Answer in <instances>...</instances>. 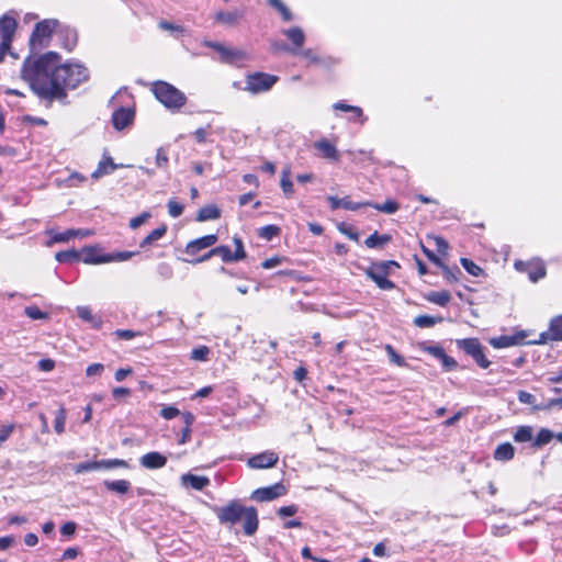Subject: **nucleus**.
<instances>
[{
	"instance_id": "obj_3",
	"label": "nucleus",
	"mask_w": 562,
	"mask_h": 562,
	"mask_svg": "<svg viewBox=\"0 0 562 562\" xmlns=\"http://www.w3.org/2000/svg\"><path fill=\"white\" fill-rule=\"evenodd\" d=\"M59 25L55 19H46L36 23L29 42L32 56H36L37 52L48 46L53 32L58 30Z\"/></svg>"
},
{
	"instance_id": "obj_42",
	"label": "nucleus",
	"mask_w": 562,
	"mask_h": 562,
	"mask_svg": "<svg viewBox=\"0 0 562 562\" xmlns=\"http://www.w3.org/2000/svg\"><path fill=\"white\" fill-rule=\"evenodd\" d=\"M281 229L277 225H266L259 229V237L271 240L273 237L280 234Z\"/></svg>"
},
{
	"instance_id": "obj_52",
	"label": "nucleus",
	"mask_w": 562,
	"mask_h": 562,
	"mask_svg": "<svg viewBox=\"0 0 562 562\" xmlns=\"http://www.w3.org/2000/svg\"><path fill=\"white\" fill-rule=\"evenodd\" d=\"M95 470H99L98 461L82 462V463H78L74 467V471L77 474L88 472V471H95Z\"/></svg>"
},
{
	"instance_id": "obj_50",
	"label": "nucleus",
	"mask_w": 562,
	"mask_h": 562,
	"mask_svg": "<svg viewBox=\"0 0 562 562\" xmlns=\"http://www.w3.org/2000/svg\"><path fill=\"white\" fill-rule=\"evenodd\" d=\"M210 355V348L200 346L191 351V359L195 361H206Z\"/></svg>"
},
{
	"instance_id": "obj_56",
	"label": "nucleus",
	"mask_w": 562,
	"mask_h": 562,
	"mask_svg": "<svg viewBox=\"0 0 562 562\" xmlns=\"http://www.w3.org/2000/svg\"><path fill=\"white\" fill-rule=\"evenodd\" d=\"M439 267L442 269L443 276L449 282H457L459 280L458 276L461 273V271L458 268L450 269L443 262L442 266Z\"/></svg>"
},
{
	"instance_id": "obj_49",
	"label": "nucleus",
	"mask_w": 562,
	"mask_h": 562,
	"mask_svg": "<svg viewBox=\"0 0 562 562\" xmlns=\"http://www.w3.org/2000/svg\"><path fill=\"white\" fill-rule=\"evenodd\" d=\"M156 272L162 280H169L173 276V269L167 262L158 263L156 267Z\"/></svg>"
},
{
	"instance_id": "obj_16",
	"label": "nucleus",
	"mask_w": 562,
	"mask_h": 562,
	"mask_svg": "<svg viewBox=\"0 0 562 562\" xmlns=\"http://www.w3.org/2000/svg\"><path fill=\"white\" fill-rule=\"evenodd\" d=\"M139 463L143 468L148 470L161 469L167 463V458L162 456L160 452L153 451L144 454L139 459Z\"/></svg>"
},
{
	"instance_id": "obj_5",
	"label": "nucleus",
	"mask_w": 562,
	"mask_h": 562,
	"mask_svg": "<svg viewBox=\"0 0 562 562\" xmlns=\"http://www.w3.org/2000/svg\"><path fill=\"white\" fill-rule=\"evenodd\" d=\"M246 508L239 501H232L226 506L216 507L214 513L221 524L233 526L241 520Z\"/></svg>"
},
{
	"instance_id": "obj_7",
	"label": "nucleus",
	"mask_w": 562,
	"mask_h": 562,
	"mask_svg": "<svg viewBox=\"0 0 562 562\" xmlns=\"http://www.w3.org/2000/svg\"><path fill=\"white\" fill-rule=\"evenodd\" d=\"M387 265H396L395 261H384L373 265L366 273L382 290H391L395 284L387 279Z\"/></svg>"
},
{
	"instance_id": "obj_33",
	"label": "nucleus",
	"mask_w": 562,
	"mask_h": 562,
	"mask_svg": "<svg viewBox=\"0 0 562 562\" xmlns=\"http://www.w3.org/2000/svg\"><path fill=\"white\" fill-rule=\"evenodd\" d=\"M427 300L434 304L446 306L450 302L451 295L448 291H436L429 293Z\"/></svg>"
},
{
	"instance_id": "obj_6",
	"label": "nucleus",
	"mask_w": 562,
	"mask_h": 562,
	"mask_svg": "<svg viewBox=\"0 0 562 562\" xmlns=\"http://www.w3.org/2000/svg\"><path fill=\"white\" fill-rule=\"evenodd\" d=\"M278 81V77L265 72H254L246 77L245 90L257 94L269 91Z\"/></svg>"
},
{
	"instance_id": "obj_44",
	"label": "nucleus",
	"mask_w": 562,
	"mask_h": 562,
	"mask_svg": "<svg viewBox=\"0 0 562 562\" xmlns=\"http://www.w3.org/2000/svg\"><path fill=\"white\" fill-rule=\"evenodd\" d=\"M550 330H552L555 341H562V315L555 316L550 321Z\"/></svg>"
},
{
	"instance_id": "obj_29",
	"label": "nucleus",
	"mask_w": 562,
	"mask_h": 562,
	"mask_svg": "<svg viewBox=\"0 0 562 562\" xmlns=\"http://www.w3.org/2000/svg\"><path fill=\"white\" fill-rule=\"evenodd\" d=\"M280 187L282 192L286 196H291L294 192L293 182L291 181V169L290 167H285L281 172Z\"/></svg>"
},
{
	"instance_id": "obj_51",
	"label": "nucleus",
	"mask_w": 562,
	"mask_h": 562,
	"mask_svg": "<svg viewBox=\"0 0 562 562\" xmlns=\"http://www.w3.org/2000/svg\"><path fill=\"white\" fill-rule=\"evenodd\" d=\"M99 470L100 469H113V468H122L127 467L126 461L120 459H109V460H100L98 461Z\"/></svg>"
},
{
	"instance_id": "obj_62",
	"label": "nucleus",
	"mask_w": 562,
	"mask_h": 562,
	"mask_svg": "<svg viewBox=\"0 0 562 562\" xmlns=\"http://www.w3.org/2000/svg\"><path fill=\"white\" fill-rule=\"evenodd\" d=\"M104 371V366L102 363H92L87 367L86 375L87 376H99Z\"/></svg>"
},
{
	"instance_id": "obj_58",
	"label": "nucleus",
	"mask_w": 562,
	"mask_h": 562,
	"mask_svg": "<svg viewBox=\"0 0 562 562\" xmlns=\"http://www.w3.org/2000/svg\"><path fill=\"white\" fill-rule=\"evenodd\" d=\"M114 335L120 339L131 340L135 337L142 336L143 334L142 331H135L131 329H117L114 331Z\"/></svg>"
},
{
	"instance_id": "obj_57",
	"label": "nucleus",
	"mask_w": 562,
	"mask_h": 562,
	"mask_svg": "<svg viewBox=\"0 0 562 562\" xmlns=\"http://www.w3.org/2000/svg\"><path fill=\"white\" fill-rule=\"evenodd\" d=\"M136 252L134 251H120L115 254H108L109 262L113 261H126L131 259Z\"/></svg>"
},
{
	"instance_id": "obj_46",
	"label": "nucleus",
	"mask_w": 562,
	"mask_h": 562,
	"mask_svg": "<svg viewBox=\"0 0 562 562\" xmlns=\"http://www.w3.org/2000/svg\"><path fill=\"white\" fill-rule=\"evenodd\" d=\"M461 265L473 277H480L483 273L482 268L468 258H461Z\"/></svg>"
},
{
	"instance_id": "obj_24",
	"label": "nucleus",
	"mask_w": 562,
	"mask_h": 562,
	"mask_svg": "<svg viewBox=\"0 0 562 562\" xmlns=\"http://www.w3.org/2000/svg\"><path fill=\"white\" fill-rule=\"evenodd\" d=\"M116 169V165L113 162L111 157H106L102 159L97 169L92 172L91 177L94 179H99L100 177L111 173Z\"/></svg>"
},
{
	"instance_id": "obj_48",
	"label": "nucleus",
	"mask_w": 562,
	"mask_h": 562,
	"mask_svg": "<svg viewBox=\"0 0 562 562\" xmlns=\"http://www.w3.org/2000/svg\"><path fill=\"white\" fill-rule=\"evenodd\" d=\"M428 240L432 241V244L435 245V247L439 254H441V255L448 254L449 244L445 238H442L440 236H429Z\"/></svg>"
},
{
	"instance_id": "obj_64",
	"label": "nucleus",
	"mask_w": 562,
	"mask_h": 562,
	"mask_svg": "<svg viewBox=\"0 0 562 562\" xmlns=\"http://www.w3.org/2000/svg\"><path fill=\"white\" fill-rule=\"evenodd\" d=\"M439 360L441 361V364L446 370L450 371L458 367L457 361L453 358L447 356V353L445 351H443V357H439Z\"/></svg>"
},
{
	"instance_id": "obj_37",
	"label": "nucleus",
	"mask_w": 562,
	"mask_h": 562,
	"mask_svg": "<svg viewBox=\"0 0 562 562\" xmlns=\"http://www.w3.org/2000/svg\"><path fill=\"white\" fill-rule=\"evenodd\" d=\"M55 259L58 262H61V263L63 262L78 261V260H80V252L75 250V249L66 250V251H58L55 255Z\"/></svg>"
},
{
	"instance_id": "obj_61",
	"label": "nucleus",
	"mask_w": 562,
	"mask_h": 562,
	"mask_svg": "<svg viewBox=\"0 0 562 562\" xmlns=\"http://www.w3.org/2000/svg\"><path fill=\"white\" fill-rule=\"evenodd\" d=\"M180 414V411L175 406H164L160 409V416L167 420L173 419Z\"/></svg>"
},
{
	"instance_id": "obj_23",
	"label": "nucleus",
	"mask_w": 562,
	"mask_h": 562,
	"mask_svg": "<svg viewBox=\"0 0 562 562\" xmlns=\"http://www.w3.org/2000/svg\"><path fill=\"white\" fill-rule=\"evenodd\" d=\"M77 315L83 322L89 323L94 328H100L102 321L93 315L91 308L89 306H77Z\"/></svg>"
},
{
	"instance_id": "obj_59",
	"label": "nucleus",
	"mask_w": 562,
	"mask_h": 562,
	"mask_svg": "<svg viewBox=\"0 0 562 562\" xmlns=\"http://www.w3.org/2000/svg\"><path fill=\"white\" fill-rule=\"evenodd\" d=\"M233 241L235 244V252H233V256L236 261L241 260L246 257V252L244 250L243 240L239 237H234Z\"/></svg>"
},
{
	"instance_id": "obj_34",
	"label": "nucleus",
	"mask_w": 562,
	"mask_h": 562,
	"mask_svg": "<svg viewBox=\"0 0 562 562\" xmlns=\"http://www.w3.org/2000/svg\"><path fill=\"white\" fill-rule=\"evenodd\" d=\"M442 317H435L429 315H419L414 318V325L419 328H429L440 323Z\"/></svg>"
},
{
	"instance_id": "obj_47",
	"label": "nucleus",
	"mask_w": 562,
	"mask_h": 562,
	"mask_svg": "<svg viewBox=\"0 0 562 562\" xmlns=\"http://www.w3.org/2000/svg\"><path fill=\"white\" fill-rule=\"evenodd\" d=\"M24 313L31 319H47L48 314L46 312L41 311L35 305H30L24 308Z\"/></svg>"
},
{
	"instance_id": "obj_10",
	"label": "nucleus",
	"mask_w": 562,
	"mask_h": 562,
	"mask_svg": "<svg viewBox=\"0 0 562 562\" xmlns=\"http://www.w3.org/2000/svg\"><path fill=\"white\" fill-rule=\"evenodd\" d=\"M286 493V488L281 483H276L271 486L260 487L252 492L251 498L257 502L273 501Z\"/></svg>"
},
{
	"instance_id": "obj_14",
	"label": "nucleus",
	"mask_w": 562,
	"mask_h": 562,
	"mask_svg": "<svg viewBox=\"0 0 562 562\" xmlns=\"http://www.w3.org/2000/svg\"><path fill=\"white\" fill-rule=\"evenodd\" d=\"M282 33L286 36V38L291 42L292 46L289 49V53L293 55L299 54V49H301L305 43V33L300 26H293L286 30H283Z\"/></svg>"
},
{
	"instance_id": "obj_40",
	"label": "nucleus",
	"mask_w": 562,
	"mask_h": 562,
	"mask_svg": "<svg viewBox=\"0 0 562 562\" xmlns=\"http://www.w3.org/2000/svg\"><path fill=\"white\" fill-rule=\"evenodd\" d=\"M211 255L220 256L224 262L236 261L228 246H218L212 248Z\"/></svg>"
},
{
	"instance_id": "obj_30",
	"label": "nucleus",
	"mask_w": 562,
	"mask_h": 562,
	"mask_svg": "<svg viewBox=\"0 0 562 562\" xmlns=\"http://www.w3.org/2000/svg\"><path fill=\"white\" fill-rule=\"evenodd\" d=\"M167 232V226L161 225L158 228L154 229L149 233L139 244L140 248H146L153 245L155 241L159 240Z\"/></svg>"
},
{
	"instance_id": "obj_26",
	"label": "nucleus",
	"mask_w": 562,
	"mask_h": 562,
	"mask_svg": "<svg viewBox=\"0 0 562 562\" xmlns=\"http://www.w3.org/2000/svg\"><path fill=\"white\" fill-rule=\"evenodd\" d=\"M221 216V211L215 205H205L198 212L196 220L199 222H205L210 220H216Z\"/></svg>"
},
{
	"instance_id": "obj_45",
	"label": "nucleus",
	"mask_w": 562,
	"mask_h": 562,
	"mask_svg": "<svg viewBox=\"0 0 562 562\" xmlns=\"http://www.w3.org/2000/svg\"><path fill=\"white\" fill-rule=\"evenodd\" d=\"M384 349H385L391 362L395 363L398 367L407 366L405 359L401 355H398L391 345H385Z\"/></svg>"
},
{
	"instance_id": "obj_54",
	"label": "nucleus",
	"mask_w": 562,
	"mask_h": 562,
	"mask_svg": "<svg viewBox=\"0 0 562 562\" xmlns=\"http://www.w3.org/2000/svg\"><path fill=\"white\" fill-rule=\"evenodd\" d=\"M387 240H389L387 236H380V235H378V233H373L366 239L364 244L367 247L373 248V247H376L378 245H381Z\"/></svg>"
},
{
	"instance_id": "obj_2",
	"label": "nucleus",
	"mask_w": 562,
	"mask_h": 562,
	"mask_svg": "<svg viewBox=\"0 0 562 562\" xmlns=\"http://www.w3.org/2000/svg\"><path fill=\"white\" fill-rule=\"evenodd\" d=\"M151 92L165 108L172 112L179 111L187 103L186 94L166 81L154 82Z\"/></svg>"
},
{
	"instance_id": "obj_15",
	"label": "nucleus",
	"mask_w": 562,
	"mask_h": 562,
	"mask_svg": "<svg viewBox=\"0 0 562 562\" xmlns=\"http://www.w3.org/2000/svg\"><path fill=\"white\" fill-rule=\"evenodd\" d=\"M243 9H235L232 11H218L214 15V21L227 26H235L244 18Z\"/></svg>"
},
{
	"instance_id": "obj_35",
	"label": "nucleus",
	"mask_w": 562,
	"mask_h": 562,
	"mask_svg": "<svg viewBox=\"0 0 562 562\" xmlns=\"http://www.w3.org/2000/svg\"><path fill=\"white\" fill-rule=\"evenodd\" d=\"M494 348L502 349L514 346L517 344V339L514 336H499L490 340Z\"/></svg>"
},
{
	"instance_id": "obj_17",
	"label": "nucleus",
	"mask_w": 562,
	"mask_h": 562,
	"mask_svg": "<svg viewBox=\"0 0 562 562\" xmlns=\"http://www.w3.org/2000/svg\"><path fill=\"white\" fill-rule=\"evenodd\" d=\"M15 29L16 21L14 18L5 14L0 19V35L2 42H4V45H11Z\"/></svg>"
},
{
	"instance_id": "obj_28",
	"label": "nucleus",
	"mask_w": 562,
	"mask_h": 562,
	"mask_svg": "<svg viewBox=\"0 0 562 562\" xmlns=\"http://www.w3.org/2000/svg\"><path fill=\"white\" fill-rule=\"evenodd\" d=\"M104 486L111 491L115 492L117 494H125L131 488V483L127 480H117V481H104Z\"/></svg>"
},
{
	"instance_id": "obj_63",
	"label": "nucleus",
	"mask_w": 562,
	"mask_h": 562,
	"mask_svg": "<svg viewBox=\"0 0 562 562\" xmlns=\"http://www.w3.org/2000/svg\"><path fill=\"white\" fill-rule=\"evenodd\" d=\"M149 217H150V213L144 212V213L139 214L138 216L133 217L130 221V227L135 229V228L139 227L140 225H143Z\"/></svg>"
},
{
	"instance_id": "obj_38",
	"label": "nucleus",
	"mask_w": 562,
	"mask_h": 562,
	"mask_svg": "<svg viewBox=\"0 0 562 562\" xmlns=\"http://www.w3.org/2000/svg\"><path fill=\"white\" fill-rule=\"evenodd\" d=\"M418 349L425 352H428L429 355L434 356L435 358L439 359V357H443V348L438 345H429L426 341H422L418 345Z\"/></svg>"
},
{
	"instance_id": "obj_4",
	"label": "nucleus",
	"mask_w": 562,
	"mask_h": 562,
	"mask_svg": "<svg viewBox=\"0 0 562 562\" xmlns=\"http://www.w3.org/2000/svg\"><path fill=\"white\" fill-rule=\"evenodd\" d=\"M457 347L470 356L482 369H487L491 361L486 358L484 347L477 338H464L456 341Z\"/></svg>"
},
{
	"instance_id": "obj_19",
	"label": "nucleus",
	"mask_w": 562,
	"mask_h": 562,
	"mask_svg": "<svg viewBox=\"0 0 562 562\" xmlns=\"http://www.w3.org/2000/svg\"><path fill=\"white\" fill-rule=\"evenodd\" d=\"M327 201L329 202L330 207L333 210H337V209L341 207L345 210L356 211V210H359L360 207L367 206V204H369V202H353V201L349 200L348 198L339 199V198L331 196V195H329L327 198Z\"/></svg>"
},
{
	"instance_id": "obj_32",
	"label": "nucleus",
	"mask_w": 562,
	"mask_h": 562,
	"mask_svg": "<svg viewBox=\"0 0 562 562\" xmlns=\"http://www.w3.org/2000/svg\"><path fill=\"white\" fill-rule=\"evenodd\" d=\"M60 32L65 36L63 46L69 52L72 50L77 44V32L74 29L67 26L63 27Z\"/></svg>"
},
{
	"instance_id": "obj_31",
	"label": "nucleus",
	"mask_w": 562,
	"mask_h": 562,
	"mask_svg": "<svg viewBox=\"0 0 562 562\" xmlns=\"http://www.w3.org/2000/svg\"><path fill=\"white\" fill-rule=\"evenodd\" d=\"M367 206L373 207L376 211L383 212L385 214H394L398 209L400 205L394 200H387L384 203H371L367 204Z\"/></svg>"
},
{
	"instance_id": "obj_27",
	"label": "nucleus",
	"mask_w": 562,
	"mask_h": 562,
	"mask_svg": "<svg viewBox=\"0 0 562 562\" xmlns=\"http://www.w3.org/2000/svg\"><path fill=\"white\" fill-rule=\"evenodd\" d=\"M515 449L509 442L499 445L494 451V458L498 461H508L513 459Z\"/></svg>"
},
{
	"instance_id": "obj_12",
	"label": "nucleus",
	"mask_w": 562,
	"mask_h": 562,
	"mask_svg": "<svg viewBox=\"0 0 562 562\" xmlns=\"http://www.w3.org/2000/svg\"><path fill=\"white\" fill-rule=\"evenodd\" d=\"M80 260L87 265L108 263V254H102L98 246H86L80 251Z\"/></svg>"
},
{
	"instance_id": "obj_55",
	"label": "nucleus",
	"mask_w": 562,
	"mask_h": 562,
	"mask_svg": "<svg viewBox=\"0 0 562 562\" xmlns=\"http://www.w3.org/2000/svg\"><path fill=\"white\" fill-rule=\"evenodd\" d=\"M168 162H169V158H168V155L166 153V150L160 147L157 149V153H156V157H155V164L158 168H166L168 166Z\"/></svg>"
},
{
	"instance_id": "obj_8",
	"label": "nucleus",
	"mask_w": 562,
	"mask_h": 562,
	"mask_svg": "<svg viewBox=\"0 0 562 562\" xmlns=\"http://www.w3.org/2000/svg\"><path fill=\"white\" fill-rule=\"evenodd\" d=\"M514 267L517 271L526 272L531 282H538L546 276V267L540 260L530 262L518 260Z\"/></svg>"
},
{
	"instance_id": "obj_11",
	"label": "nucleus",
	"mask_w": 562,
	"mask_h": 562,
	"mask_svg": "<svg viewBox=\"0 0 562 562\" xmlns=\"http://www.w3.org/2000/svg\"><path fill=\"white\" fill-rule=\"evenodd\" d=\"M279 461V456L273 451H265L251 457L247 464L251 469H269L274 467Z\"/></svg>"
},
{
	"instance_id": "obj_25",
	"label": "nucleus",
	"mask_w": 562,
	"mask_h": 562,
	"mask_svg": "<svg viewBox=\"0 0 562 562\" xmlns=\"http://www.w3.org/2000/svg\"><path fill=\"white\" fill-rule=\"evenodd\" d=\"M333 109L337 111L356 113V119L360 124H363L367 121V117L364 116L362 109L359 106L349 105L339 101L333 104Z\"/></svg>"
},
{
	"instance_id": "obj_39",
	"label": "nucleus",
	"mask_w": 562,
	"mask_h": 562,
	"mask_svg": "<svg viewBox=\"0 0 562 562\" xmlns=\"http://www.w3.org/2000/svg\"><path fill=\"white\" fill-rule=\"evenodd\" d=\"M49 233L52 234V237H50V240L48 241V245L56 244V243H67L70 239L75 238L74 228L67 229L61 233H53V232H49Z\"/></svg>"
},
{
	"instance_id": "obj_60",
	"label": "nucleus",
	"mask_w": 562,
	"mask_h": 562,
	"mask_svg": "<svg viewBox=\"0 0 562 562\" xmlns=\"http://www.w3.org/2000/svg\"><path fill=\"white\" fill-rule=\"evenodd\" d=\"M167 206L168 213L171 217H179L183 212V206L176 200H170Z\"/></svg>"
},
{
	"instance_id": "obj_21",
	"label": "nucleus",
	"mask_w": 562,
	"mask_h": 562,
	"mask_svg": "<svg viewBox=\"0 0 562 562\" xmlns=\"http://www.w3.org/2000/svg\"><path fill=\"white\" fill-rule=\"evenodd\" d=\"M217 53L222 63L233 64L245 58V53L243 50L226 47L223 44L218 47Z\"/></svg>"
},
{
	"instance_id": "obj_20",
	"label": "nucleus",
	"mask_w": 562,
	"mask_h": 562,
	"mask_svg": "<svg viewBox=\"0 0 562 562\" xmlns=\"http://www.w3.org/2000/svg\"><path fill=\"white\" fill-rule=\"evenodd\" d=\"M314 147L321 153L323 158L335 161L339 159V154L336 146L326 138H322L315 142Z\"/></svg>"
},
{
	"instance_id": "obj_41",
	"label": "nucleus",
	"mask_w": 562,
	"mask_h": 562,
	"mask_svg": "<svg viewBox=\"0 0 562 562\" xmlns=\"http://www.w3.org/2000/svg\"><path fill=\"white\" fill-rule=\"evenodd\" d=\"M514 439L517 442H527L532 439V427L530 426H520L515 435Z\"/></svg>"
},
{
	"instance_id": "obj_1",
	"label": "nucleus",
	"mask_w": 562,
	"mask_h": 562,
	"mask_svg": "<svg viewBox=\"0 0 562 562\" xmlns=\"http://www.w3.org/2000/svg\"><path fill=\"white\" fill-rule=\"evenodd\" d=\"M60 56L48 52L24 59L21 76L32 90L44 100H60L66 89H75L89 78L88 69L79 63L59 65Z\"/></svg>"
},
{
	"instance_id": "obj_36",
	"label": "nucleus",
	"mask_w": 562,
	"mask_h": 562,
	"mask_svg": "<svg viewBox=\"0 0 562 562\" xmlns=\"http://www.w3.org/2000/svg\"><path fill=\"white\" fill-rule=\"evenodd\" d=\"M67 419V413L64 406H60L59 409L56 412L55 420H54V429L55 431L60 435L65 431V424Z\"/></svg>"
},
{
	"instance_id": "obj_18",
	"label": "nucleus",
	"mask_w": 562,
	"mask_h": 562,
	"mask_svg": "<svg viewBox=\"0 0 562 562\" xmlns=\"http://www.w3.org/2000/svg\"><path fill=\"white\" fill-rule=\"evenodd\" d=\"M243 528L247 536H252L258 529V514L256 508L247 507L245 515H243Z\"/></svg>"
},
{
	"instance_id": "obj_22",
	"label": "nucleus",
	"mask_w": 562,
	"mask_h": 562,
	"mask_svg": "<svg viewBox=\"0 0 562 562\" xmlns=\"http://www.w3.org/2000/svg\"><path fill=\"white\" fill-rule=\"evenodd\" d=\"M181 482L184 486H191L195 491H202L210 484L209 477L191 473L183 474L181 476Z\"/></svg>"
},
{
	"instance_id": "obj_53",
	"label": "nucleus",
	"mask_w": 562,
	"mask_h": 562,
	"mask_svg": "<svg viewBox=\"0 0 562 562\" xmlns=\"http://www.w3.org/2000/svg\"><path fill=\"white\" fill-rule=\"evenodd\" d=\"M297 55L307 59L310 64H315V65L323 64V59L319 56H317L311 48L299 49Z\"/></svg>"
},
{
	"instance_id": "obj_43",
	"label": "nucleus",
	"mask_w": 562,
	"mask_h": 562,
	"mask_svg": "<svg viewBox=\"0 0 562 562\" xmlns=\"http://www.w3.org/2000/svg\"><path fill=\"white\" fill-rule=\"evenodd\" d=\"M552 438H553V432L547 428H542L538 432V435L533 441V446L542 447V446L549 443L552 440Z\"/></svg>"
},
{
	"instance_id": "obj_9",
	"label": "nucleus",
	"mask_w": 562,
	"mask_h": 562,
	"mask_svg": "<svg viewBox=\"0 0 562 562\" xmlns=\"http://www.w3.org/2000/svg\"><path fill=\"white\" fill-rule=\"evenodd\" d=\"M135 119V110L131 106H120L112 113V124L116 131L131 126Z\"/></svg>"
},
{
	"instance_id": "obj_13",
	"label": "nucleus",
	"mask_w": 562,
	"mask_h": 562,
	"mask_svg": "<svg viewBox=\"0 0 562 562\" xmlns=\"http://www.w3.org/2000/svg\"><path fill=\"white\" fill-rule=\"evenodd\" d=\"M217 236L214 234L205 235L203 237L191 240L186 246V254L190 256L198 255L202 249L212 247L216 244Z\"/></svg>"
}]
</instances>
